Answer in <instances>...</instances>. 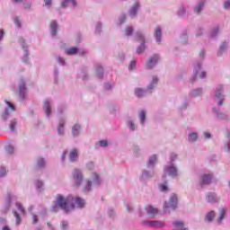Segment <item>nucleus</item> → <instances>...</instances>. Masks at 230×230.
<instances>
[{
    "label": "nucleus",
    "mask_w": 230,
    "mask_h": 230,
    "mask_svg": "<svg viewBox=\"0 0 230 230\" xmlns=\"http://www.w3.org/2000/svg\"><path fill=\"white\" fill-rule=\"evenodd\" d=\"M204 4H205V2H204V1L201 2V3H199V4L196 6V8H195V10H194L195 13H200V12H202V7H204Z\"/></svg>",
    "instance_id": "4be33fe9"
},
{
    "label": "nucleus",
    "mask_w": 230,
    "mask_h": 230,
    "mask_svg": "<svg viewBox=\"0 0 230 230\" xmlns=\"http://www.w3.org/2000/svg\"><path fill=\"white\" fill-rule=\"evenodd\" d=\"M37 166L38 168H43V166H46V162L44 161V159L40 158L38 160Z\"/></svg>",
    "instance_id": "2f4dec72"
},
{
    "label": "nucleus",
    "mask_w": 230,
    "mask_h": 230,
    "mask_svg": "<svg viewBox=\"0 0 230 230\" xmlns=\"http://www.w3.org/2000/svg\"><path fill=\"white\" fill-rule=\"evenodd\" d=\"M204 136L205 137H207V139H209V137H211V134H209L208 132H205Z\"/></svg>",
    "instance_id": "13d9d810"
},
{
    "label": "nucleus",
    "mask_w": 230,
    "mask_h": 230,
    "mask_svg": "<svg viewBox=\"0 0 230 230\" xmlns=\"http://www.w3.org/2000/svg\"><path fill=\"white\" fill-rule=\"evenodd\" d=\"M43 107L45 109V112H46L47 116H49V114H51V106L49 104V102L46 101L43 104Z\"/></svg>",
    "instance_id": "6ab92c4d"
},
{
    "label": "nucleus",
    "mask_w": 230,
    "mask_h": 230,
    "mask_svg": "<svg viewBox=\"0 0 230 230\" xmlns=\"http://www.w3.org/2000/svg\"><path fill=\"white\" fill-rule=\"evenodd\" d=\"M16 208H17L18 211H20L22 213V215H26V209H24V207H22V204L17 202Z\"/></svg>",
    "instance_id": "b1692460"
},
{
    "label": "nucleus",
    "mask_w": 230,
    "mask_h": 230,
    "mask_svg": "<svg viewBox=\"0 0 230 230\" xmlns=\"http://www.w3.org/2000/svg\"><path fill=\"white\" fill-rule=\"evenodd\" d=\"M217 33H218V28H216V29L213 30L212 37H215V35H217Z\"/></svg>",
    "instance_id": "5fc2aeb1"
},
{
    "label": "nucleus",
    "mask_w": 230,
    "mask_h": 230,
    "mask_svg": "<svg viewBox=\"0 0 230 230\" xmlns=\"http://www.w3.org/2000/svg\"><path fill=\"white\" fill-rule=\"evenodd\" d=\"M137 40L138 42H144L145 43V36L141 34V32L137 33Z\"/></svg>",
    "instance_id": "7c9ffc66"
},
{
    "label": "nucleus",
    "mask_w": 230,
    "mask_h": 230,
    "mask_svg": "<svg viewBox=\"0 0 230 230\" xmlns=\"http://www.w3.org/2000/svg\"><path fill=\"white\" fill-rule=\"evenodd\" d=\"M6 175V169L1 168L0 169V177H4Z\"/></svg>",
    "instance_id": "37998d69"
},
{
    "label": "nucleus",
    "mask_w": 230,
    "mask_h": 230,
    "mask_svg": "<svg viewBox=\"0 0 230 230\" xmlns=\"http://www.w3.org/2000/svg\"><path fill=\"white\" fill-rule=\"evenodd\" d=\"M57 28H58L57 22H50V31H51L52 37H55V35H57Z\"/></svg>",
    "instance_id": "4468645a"
},
{
    "label": "nucleus",
    "mask_w": 230,
    "mask_h": 230,
    "mask_svg": "<svg viewBox=\"0 0 230 230\" xmlns=\"http://www.w3.org/2000/svg\"><path fill=\"white\" fill-rule=\"evenodd\" d=\"M146 225L149 227H164V222L162 221H146Z\"/></svg>",
    "instance_id": "0eeeda50"
},
{
    "label": "nucleus",
    "mask_w": 230,
    "mask_h": 230,
    "mask_svg": "<svg viewBox=\"0 0 230 230\" xmlns=\"http://www.w3.org/2000/svg\"><path fill=\"white\" fill-rule=\"evenodd\" d=\"M69 4L71 6H76V2H75V0H64L61 4V6L66 8V6H69Z\"/></svg>",
    "instance_id": "2eb2a0df"
},
{
    "label": "nucleus",
    "mask_w": 230,
    "mask_h": 230,
    "mask_svg": "<svg viewBox=\"0 0 230 230\" xmlns=\"http://www.w3.org/2000/svg\"><path fill=\"white\" fill-rule=\"evenodd\" d=\"M66 227H67V222L63 221V222H62V228H63V229H66Z\"/></svg>",
    "instance_id": "4d7b16f0"
},
{
    "label": "nucleus",
    "mask_w": 230,
    "mask_h": 230,
    "mask_svg": "<svg viewBox=\"0 0 230 230\" xmlns=\"http://www.w3.org/2000/svg\"><path fill=\"white\" fill-rule=\"evenodd\" d=\"M224 8H226V10L230 8V1L225 2Z\"/></svg>",
    "instance_id": "8fccbe9b"
},
{
    "label": "nucleus",
    "mask_w": 230,
    "mask_h": 230,
    "mask_svg": "<svg viewBox=\"0 0 230 230\" xmlns=\"http://www.w3.org/2000/svg\"><path fill=\"white\" fill-rule=\"evenodd\" d=\"M18 89L21 100H24V98H26V83H24V81H22L18 86Z\"/></svg>",
    "instance_id": "20e7f679"
},
{
    "label": "nucleus",
    "mask_w": 230,
    "mask_h": 230,
    "mask_svg": "<svg viewBox=\"0 0 230 230\" xmlns=\"http://www.w3.org/2000/svg\"><path fill=\"white\" fill-rule=\"evenodd\" d=\"M199 78H206V72H201L199 75Z\"/></svg>",
    "instance_id": "052dcab7"
},
{
    "label": "nucleus",
    "mask_w": 230,
    "mask_h": 230,
    "mask_svg": "<svg viewBox=\"0 0 230 230\" xmlns=\"http://www.w3.org/2000/svg\"><path fill=\"white\" fill-rule=\"evenodd\" d=\"M225 217H226V208H222L219 212V217H218L217 221L219 223L222 222V220H224Z\"/></svg>",
    "instance_id": "a878e982"
},
{
    "label": "nucleus",
    "mask_w": 230,
    "mask_h": 230,
    "mask_svg": "<svg viewBox=\"0 0 230 230\" xmlns=\"http://www.w3.org/2000/svg\"><path fill=\"white\" fill-rule=\"evenodd\" d=\"M189 141L193 143V141H197V133H191L189 135Z\"/></svg>",
    "instance_id": "72a5a7b5"
},
{
    "label": "nucleus",
    "mask_w": 230,
    "mask_h": 230,
    "mask_svg": "<svg viewBox=\"0 0 230 230\" xmlns=\"http://www.w3.org/2000/svg\"><path fill=\"white\" fill-rule=\"evenodd\" d=\"M13 150H14V148L13 147V146H6L7 154H13Z\"/></svg>",
    "instance_id": "58836bf2"
},
{
    "label": "nucleus",
    "mask_w": 230,
    "mask_h": 230,
    "mask_svg": "<svg viewBox=\"0 0 230 230\" xmlns=\"http://www.w3.org/2000/svg\"><path fill=\"white\" fill-rule=\"evenodd\" d=\"M211 184V174H204L201 176L200 186Z\"/></svg>",
    "instance_id": "6e6552de"
},
{
    "label": "nucleus",
    "mask_w": 230,
    "mask_h": 230,
    "mask_svg": "<svg viewBox=\"0 0 230 230\" xmlns=\"http://www.w3.org/2000/svg\"><path fill=\"white\" fill-rule=\"evenodd\" d=\"M82 127L78 124L74 125V127L72 128V133L73 136L76 137L80 134V130H81Z\"/></svg>",
    "instance_id": "a211bd4d"
},
{
    "label": "nucleus",
    "mask_w": 230,
    "mask_h": 230,
    "mask_svg": "<svg viewBox=\"0 0 230 230\" xmlns=\"http://www.w3.org/2000/svg\"><path fill=\"white\" fill-rule=\"evenodd\" d=\"M10 130L12 132H13V130H15V127H17V120L16 119H13L11 120V123H10Z\"/></svg>",
    "instance_id": "c85d7f7f"
},
{
    "label": "nucleus",
    "mask_w": 230,
    "mask_h": 230,
    "mask_svg": "<svg viewBox=\"0 0 230 230\" xmlns=\"http://www.w3.org/2000/svg\"><path fill=\"white\" fill-rule=\"evenodd\" d=\"M39 222V217L35 214L32 215V224H37Z\"/></svg>",
    "instance_id": "a19ab883"
},
{
    "label": "nucleus",
    "mask_w": 230,
    "mask_h": 230,
    "mask_svg": "<svg viewBox=\"0 0 230 230\" xmlns=\"http://www.w3.org/2000/svg\"><path fill=\"white\" fill-rule=\"evenodd\" d=\"M166 172L169 173L170 177H175L177 175V168L174 166L167 167Z\"/></svg>",
    "instance_id": "f8f14e48"
},
{
    "label": "nucleus",
    "mask_w": 230,
    "mask_h": 230,
    "mask_svg": "<svg viewBox=\"0 0 230 230\" xmlns=\"http://www.w3.org/2000/svg\"><path fill=\"white\" fill-rule=\"evenodd\" d=\"M155 163H157V155H153L149 158L148 163H147V165H148V166H154Z\"/></svg>",
    "instance_id": "aec40b11"
},
{
    "label": "nucleus",
    "mask_w": 230,
    "mask_h": 230,
    "mask_svg": "<svg viewBox=\"0 0 230 230\" xmlns=\"http://www.w3.org/2000/svg\"><path fill=\"white\" fill-rule=\"evenodd\" d=\"M100 178L98 177V174H95V182H98V180H99Z\"/></svg>",
    "instance_id": "69168bd1"
},
{
    "label": "nucleus",
    "mask_w": 230,
    "mask_h": 230,
    "mask_svg": "<svg viewBox=\"0 0 230 230\" xmlns=\"http://www.w3.org/2000/svg\"><path fill=\"white\" fill-rule=\"evenodd\" d=\"M223 104H224V100H221V101L218 102V105L221 106V105H223Z\"/></svg>",
    "instance_id": "0e129e2a"
},
{
    "label": "nucleus",
    "mask_w": 230,
    "mask_h": 230,
    "mask_svg": "<svg viewBox=\"0 0 230 230\" xmlns=\"http://www.w3.org/2000/svg\"><path fill=\"white\" fill-rule=\"evenodd\" d=\"M8 202L9 203H8L6 208L4 210V213H6V211H8L10 209V203L12 202V198L11 197L8 198Z\"/></svg>",
    "instance_id": "c03bdc74"
},
{
    "label": "nucleus",
    "mask_w": 230,
    "mask_h": 230,
    "mask_svg": "<svg viewBox=\"0 0 230 230\" xmlns=\"http://www.w3.org/2000/svg\"><path fill=\"white\" fill-rule=\"evenodd\" d=\"M146 118V114L145 113V111H141V112H140V121H141L142 123H145Z\"/></svg>",
    "instance_id": "4c0bfd02"
},
{
    "label": "nucleus",
    "mask_w": 230,
    "mask_h": 230,
    "mask_svg": "<svg viewBox=\"0 0 230 230\" xmlns=\"http://www.w3.org/2000/svg\"><path fill=\"white\" fill-rule=\"evenodd\" d=\"M172 160L173 161V159H175V157H177V155H172Z\"/></svg>",
    "instance_id": "338daca9"
},
{
    "label": "nucleus",
    "mask_w": 230,
    "mask_h": 230,
    "mask_svg": "<svg viewBox=\"0 0 230 230\" xmlns=\"http://www.w3.org/2000/svg\"><path fill=\"white\" fill-rule=\"evenodd\" d=\"M64 125H66V121L60 120L58 127V133L59 136H64Z\"/></svg>",
    "instance_id": "dca6fc26"
},
{
    "label": "nucleus",
    "mask_w": 230,
    "mask_h": 230,
    "mask_svg": "<svg viewBox=\"0 0 230 230\" xmlns=\"http://www.w3.org/2000/svg\"><path fill=\"white\" fill-rule=\"evenodd\" d=\"M125 33L128 37H129V35H132V33H134V28L128 27L125 31Z\"/></svg>",
    "instance_id": "c9c22d12"
},
{
    "label": "nucleus",
    "mask_w": 230,
    "mask_h": 230,
    "mask_svg": "<svg viewBox=\"0 0 230 230\" xmlns=\"http://www.w3.org/2000/svg\"><path fill=\"white\" fill-rule=\"evenodd\" d=\"M10 113H8V110H5L4 114H3V118L4 119H8V116H9Z\"/></svg>",
    "instance_id": "de8ad7c7"
},
{
    "label": "nucleus",
    "mask_w": 230,
    "mask_h": 230,
    "mask_svg": "<svg viewBox=\"0 0 230 230\" xmlns=\"http://www.w3.org/2000/svg\"><path fill=\"white\" fill-rule=\"evenodd\" d=\"M75 203L77 205V208H84L85 206V200L82 198H74L72 196L64 198V196L58 195L56 199V206L52 208L51 211H53V213H57L58 208H61V209L69 213V211H73V209H75Z\"/></svg>",
    "instance_id": "f257e3e1"
},
{
    "label": "nucleus",
    "mask_w": 230,
    "mask_h": 230,
    "mask_svg": "<svg viewBox=\"0 0 230 230\" xmlns=\"http://www.w3.org/2000/svg\"><path fill=\"white\" fill-rule=\"evenodd\" d=\"M4 35V31H0V40H3Z\"/></svg>",
    "instance_id": "e2e57ef3"
},
{
    "label": "nucleus",
    "mask_w": 230,
    "mask_h": 230,
    "mask_svg": "<svg viewBox=\"0 0 230 230\" xmlns=\"http://www.w3.org/2000/svg\"><path fill=\"white\" fill-rule=\"evenodd\" d=\"M69 159L72 162H75L76 159H78V149L74 148L70 151Z\"/></svg>",
    "instance_id": "9b49d317"
},
{
    "label": "nucleus",
    "mask_w": 230,
    "mask_h": 230,
    "mask_svg": "<svg viewBox=\"0 0 230 230\" xmlns=\"http://www.w3.org/2000/svg\"><path fill=\"white\" fill-rule=\"evenodd\" d=\"M173 230H186L184 223L182 221H175L172 223Z\"/></svg>",
    "instance_id": "9d476101"
},
{
    "label": "nucleus",
    "mask_w": 230,
    "mask_h": 230,
    "mask_svg": "<svg viewBox=\"0 0 230 230\" xmlns=\"http://www.w3.org/2000/svg\"><path fill=\"white\" fill-rule=\"evenodd\" d=\"M206 218L208 222H211L215 218V211L208 213Z\"/></svg>",
    "instance_id": "cd10ccee"
},
{
    "label": "nucleus",
    "mask_w": 230,
    "mask_h": 230,
    "mask_svg": "<svg viewBox=\"0 0 230 230\" xmlns=\"http://www.w3.org/2000/svg\"><path fill=\"white\" fill-rule=\"evenodd\" d=\"M220 91H222V86H219L217 90H216V98H220L222 96V93H220Z\"/></svg>",
    "instance_id": "e433bc0d"
},
{
    "label": "nucleus",
    "mask_w": 230,
    "mask_h": 230,
    "mask_svg": "<svg viewBox=\"0 0 230 230\" xmlns=\"http://www.w3.org/2000/svg\"><path fill=\"white\" fill-rule=\"evenodd\" d=\"M66 55H76V53H78V49L70 48V49H66Z\"/></svg>",
    "instance_id": "5701e85b"
},
{
    "label": "nucleus",
    "mask_w": 230,
    "mask_h": 230,
    "mask_svg": "<svg viewBox=\"0 0 230 230\" xmlns=\"http://www.w3.org/2000/svg\"><path fill=\"white\" fill-rule=\"evenodd\" d=\"M91 186H93V182L91 181H87L85 186L84 187V190L91 191Z\"/></svg>",
    "instance_id": "c756f323"
},
{
    "label": "nucleus",
    "mask_w": 230,
    "mask_h": 230,
    "mask_svg": "<svg viewBox=\"0 0 230 230\" xmlns=\"http://www.w3.org/2000/svg\"><path fill=\"white\" fill-rule=\"evenodd\" d=\"M13 213L14 215V217L16 218V225L17 226L21 225V222L22 220L21 219V216H19V213H17V211H15V210H13Z\"/></svg>",
    "instance_id": "bb28decb"
},
{
    "label": "nucleus",
    "mask_w": 230,
    "mask_h": 230,
    "mask_svg": "<svg viewBox=\"0 0 230 230\" xmlns=\"http://www.w3.org/2000/svg\"><path fill=\"white\" fill-rule=\"evenodd\" d=\"M146 49V46H145V43H142V44L137 49V55H141V53H144Z\"/></svg>",
    "instance_id": "393cba45"
},
{
    "label": "nucleus",
    "mask_w": 230,
    "mask_h": 230,
    "mask_svg": "<svg viewBox=\"0 0 230 230\" xmlns=\"http://www.w3.org/2000/svg\"><path fill=\"white\" fill-rule=\"evenodd\" d=\"M143 176L144 177H150V175H148V171H144L143 172Z\"/></svg>",
    "instance_id": "680f3d73"
},
{
    "label": "nucleus",
    "mask_w": 230,
    "mask_h": 230,
    "mask_svg": "<svg viewBox=\"0 0 230 230\" xmlns=\"http://www.w3.org/2000/svg\"><path fill=\"white\" fill-rule=\"evenodd\" d=\"M135 94L137 98H143V96H145V91L141 88H137L135 90Z\"/></svg>",
    "instance_id": "412c9836"
},
{
    "label": "nucleus",
    "mask_w": 230,
    "mask_h": 230,
    "mask_svg": "<svg viewBox=\"0 0 230 230\" xmlns=\"http://www.w3.org/2000/svg\"><path fill=\"white\" fill-rule=\"evenodd\" d=\"M135 67H136V61H131L129 65V69L132 70V69H135Z\"/></svg>",
    "instance_id": "09e8293b"
},
{
    "label": "nucleus",
    "mask_w": 230,
    "mask_h": 230,
    "mask_svg": "<svg viewBox=\"0 0 230 230\" xmlns=\"http://www.w3.org/2000/svg\"><path fill=\"white\" fill-rule=\"evenodd\" d=\"M146 211L147 215H149V217H152L153 218H154V217H155V215H157V213H159L157 208L152 207L151 205H147L146 207Z\"/></svg>",
    "instance_id": "423d86ee"
},
{
    "label": "nucleus",
    "mask_w": 230,
    "mask_h": 230,
    "mask_svg": "<svg viewBox=\"0 0 230 230\" xmlns=\"http://www.w3.org/2000/svg\"><path fill=\"white\" fill-rule=\"evenodd\" d=\"M14 24H16L18 28H21V22H19V19H14Z\"/></svg>",
    "instance_id": "603ef678"
},
{
    "label": "nucleus",
    "mask_w": 230,
    "mask_h": 230,
    "mask_svg": "<svg viewBox=\"0 0 230 230\" xmlns=\"http://www.w3.org/2000/svg\"><path fill=\"white\" fill-rule=\"evenodd\" d=\"M159 82V79L156 76L153 77L151 84L148 86V89H154V85Z\"/></svg>",
    "instance_id": "473e14b6"
},
{
    "label": "nucleus",
    "mask_w": 230,
    "mask_h": 230,
    "mask_svg": "<svg viewBox=\"0 0 230 230\" xmlns=\"http://www.w3.org/2000/svg\"><path fill=\"white\" fill-rule=\"evenodd\" d=\"M198 75H199V72L196 71L193 77L190 78V84H193V82H195L197 80Z\"/></svg>",
    "instance_id": "79ce46f5"
},
{
    "label": "nucleus",
    "mask_w": 230,
    "mask_h": 230,
    "mask_svg": "<svg viewBox=\"0 0 230 230\" xmlns=\"http://www.w3.org/2000/svg\"><path fill=\"white\" fill-rule=\"evenodd\" d=\"M159 61V56L154 55L151 57L146 63V69H152L155 64Z\"/></svg>",
    "instance_id": "39448f33"
},
{
    "label": "nucleus",
    "mask_w": 230,
    "mask_h": 230,
    "mask_svg": "<svg viewBox=\"0 0 230 230\" xmlns=\"http://www.w3.org/2000/svg\"><path fill=\"white\" fill-rule=\"evenodd\" d=\"M168 208H172V209H175V208H177V195L173 194L171 196L169 203L164 204V210L166 211Z\"/></svg>",
    "instance_id": "7ed1b4c3"
},
{
    "label": "nucleus",
    "mask_w": 230,
    "mask_h": 230,
    "mask_svg": "<svg viewBox=\"0 0 230 230\" xmlns=\"http://www.w3.org/2000/svg\"><path fill=\"white\" fill-rule=\"evenodd\" d=\"M128 125H129L130 130H136V126L134 125V123L129 122Z\"/></svg>",
    "instance_id": "3c124183"
},
{
    "label": "nucleus",
    "mask_w": 230,
    "mask_h": 230,
    "mask_svg": "<svg viewBox=\"0 0 230 230\" xmlns=\"http://www.w3.org/2000/svg\"><path fill=\"white\" fill-rule=\"evenodd\" d=\"M97 75L99 78H102V76H103V67H102L101 66H97Z\"/></svg>",
    "instance_id": "f704fd0d"
},
{
    "label": "nucleus",
    "mask_w": 230,
    "mask_h": 230,
    "mask_svg": "<svg viewBox=\"0 0 230 230\" xmlns=\"http://www.w3.org/2000/svg\"><path fill=\"white\" fill-rule=\"evenodd\" d=\"M161 191H168V186L166 185H160Z\"/></svg>",
    "instance_id": "49530a36"
},
{
    "label": "nucleus",
    "mask_w": 230,
    "mask_h": 230,
    "mask_svg": "<svg viewBox=\"0 0 230 230\" xmlns=\"http://www.w3.org/2000/svg\"><path fill=\"white\" fill-rule=\"evenodd\" d=\"M66 155H67V151H64L63 155H62V160L65 161L66 160Z\"/></svg>",
    "instance_id": "bf43d9fd"
},
{
    "label": "nucleus",
    "mask_w": 230,
    "mask_h": 230,
    "mask_svg": "<svg viewBox=\"0 0 230 230\" xmlns=\"http://www.w3.org/2000/svg\"><path fill=\"white\" fill-rule=\"evenodd\" d=\"M3 230H10V227H8V226H4V227H3Z\"/></svg>",
    "instance_id": "774afa93"
},
{
    "label": "nucleus",
    "mask_w": 230,
    "mask_h": 230,
    "mask_svg": "<svg viewBox=\"0 0 230 230\" xmlns=\"http://www.w3.org/2000/svg\"><path fill=\"white\" fill-rule=\"evenodd\" d=\"M101 146H107V145H109V143L107 142V140H102L99 142Z\"/></svg>",
    "instance_id": "a18cd8bd"
},
{
    "label": "nucleus",
    "mask_w": 230,
    "mask_h": 230,
    "mask_svg": "<svg viewBox=\"0 0 230 230\" xmlns=\"http://www.w3.org/2000/svg\"><path fill=\"white\" fill-rule=\"evenodd\" d=\"M44 3L47 6H51V0H44Z\"/></svg>",
    "instance_id": "6e6d98bb"
},
{
    "label": "nucleus",
    "mask_w": 230,
    "mask_h": 230,
    "mask_svg": "<svg viewBox=\"0 0 230 230\" xmlns=\"http://www.w3.org/2000/svg\"><path fill=\"white\" fill-rule=\"evenodd\" d=\"M73 179L75 186H81L84 182V174L79 169H75L73 172Z\"/></svg>",
    "instance_id": "f03ea898"
},
{
    "label": "nucleus",
    "mask_w": 230,
    "mask_h": 230,
    "mask_svg": "<svg viewBox=\"0 0 230 230\" xmlns=\"http://www.w3.org/2000/svg\"><path fill=\"white\" fill-rule=\"evenodd\" d=\"M138 9H139V4H135L129 11V15H131V17H136V13H137Z\"/></svg>",
    "instance_id": "f3484780"
},
{
    "label": "nucleus",
    "mask_w": 230,
    "mask_h": 230,
    "mask_svg": "<svg viewBox=\"0 0 230 230\" xmlns=\"http://www.w3.org/2000/svg\"><path fill=\"white\" fill-rule=\"evenodd\" d=\"M58 62H59V64H61V66H64L65 61L62 58H58Z\"/></svg>",
    "instance_id": "864d4df0"
},
{
    "label": "nucleus",
    "mask_w": 230,
    "mask_h": 230,
    "mask_svg": "<svg viewBox=\"0 0 230 230\" xmlns=\"http://www.w3.org/2000/svg\"><path fill=\"white\" fill-rule=\"evenodd\" d=\"M207 201L210 202V204H213L215 202H218V198H217V194L213 192H208L207 194Z\"/></svg>",
    "instance_id": "1a4fd4ad"
},
{
    "label": "nucleus",
    "mask_w": 230,
    "mask_h": 230,
    "mask_svg": "<svg viewBox=\"0 0 230 230\" xmlns=\"http://www.w3.org/2000/svg\"><path fill=\"white\" fill-rule=\"evenodd\" d=\"M163 32L161 31V27H156L155 30V37L156 39V42H161V37Z\"/></svg>",
    "instance_id": "ddd939ff"
},
{
    "label": "nucleus",
    "mask_w": 230,
    "mask_h": 230,
    "mask_svg": "<svg viewBox=\"0 0 230 230\" xmlns=\"http://www.w3.org/2000/svg\"><path fill=\"white\" fill-rule=\"evenodd\" d=\"M5 103L9 107V109H11V111H15V106H13L12 102L6 101Z\"/></svg>",
    "instance_id": "ea45409f"
}]
</instances>
